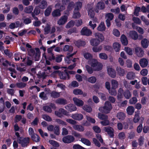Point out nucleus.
<instances>
[{"label":"nucleus","instance_id":"0eeeda50","mask_svg":"<svg viewBox=\"0 0 149 149\" xmlns=\"http://www.w3.org/2000/svg\"><path fill=\"white\" fill-rule=\"evenodd\" d=\"M59 75L61 79H66L67 77L68 79L70 78V76L66 70H65L64 71H58Z\"/></svg>","mask_w":149,"mask_h":149},{"label":"nucleus","instance_id":"1a4fd4ad","mask_svg":"<svg viewBox=\"0 0 149 149\" xmlns=\"http://www.w3.org/2000/svg\"><path fill=\"white\" fill-rule=\"evenodd\" d=\"M68 18V17L67 16L65 15L63 16L58 21L57 24L60 25L64 24L67 22Z\"/></svg>","mask_w":149,"mask_h":149},{"label":"nucleus","instance_id":"72a5a7b5","mask_svg":"<svg viewBox=\"0 0 149 149\" xmlns=\"http://www.w3.org/2000/svg\"><path fill=\"white\" fill-rule=\"evenodd\" d=\"M32 140L34 141L38 142L40 141V138L38 135L37 134H34L31 137Z\"/></svg>","mask_w":149,"mask_h":149},{"label":"nucleus","instance_id":"4be33fe9","mask_svg":"<svg viewBox=\"0 0 149 149\" xmlns=\"http://www.w3.org/2000/svg\"><path fill=\"white\" fill-rule=\"evenodd\" d=\"M105 7L104 3L102 1L99 2L97 4L96 8L98 10H103Z\"/></svg>","mask_w":149,"mask_h":149},{"label":"nucleus","instance_id":"09e8293b","mask_svg":"<svg viewBox=\"0 0 149 149\" xmlns=\"http://www.w3.org/2000/svg\"><path fill=\"white\" fill-rule=\"evenodd\" d=\"M98 118L100 120H103L108 119V116L106 115L101 113H98Z\"/></svg>","mask_w":149,"mask_h":149},{"label":"nucleus","instance_id":"cd10ccee","mask_svg":"<svg viewBox=\"0 0 149 149\" xmlns=\"http://www.w3.org/2000/svg\"><path fill=\"white\" fill-rule=\"evenodd\" d=\"M141 46L144 48H147L148 46V40L146 39H143L141 41Z\"/></svg>","mask_w":149,"mask_h":149},{"label":"nucleus","instance_id":"c756f323","mask_svg":"<svg viewBox=\"0 0 149 149\" xmlns=\"http://www.w3.org/2000/svg\"><path fill=\"white\" fill-rule=\"evenodd\" d=\"M114 50L116 52H119L120 48V45L118 42H115L113 45Z\"/></svg>","mask_w":149,"mask_h":149},{"label":"nucleus","instance_id":"6e6d98bb","mask_svg":"<svg viewBox=\"0 0 149 149\" xmlns=\"http://www.w3.org/2000/svg\"><path fill=\"white\" fill-rule=\"evenodd\" d=\"M144 137L142 136H140L139 138L138 141L139 143V144L140 146H142L144 144Z\"/></svg>","mask_w":149,"mask_h":149},{"label":"nucleus","instance_id":"3c124183","mask_svg":"<svg viewBox=\"0 0 149 149\" xmlns=\"http://www.w3.org/2000/svg\"><path fill=\"white\" fill-rule=\"evenodd\" d=\"M83 108L84 110L88 113H90L92 111L91 107L88 105H84Z\"/></svg>","mask_w":149,"mask_h":149},{"label":"nucleus","instance_id":"4468645a","mask_svg":"<svg viewBox=\"0 0 149 149\" xmlns=\"http://www.w3.org/2000/svg\"><path fill=\"white\" fill-rule=\"evenodd\" d=\"M71 117L74 120L79 121L83 119V116L81 113H75L72 114Z\"/></svg>","mask_w":149,"mask_h":149},{"label":"nucleus","instance_id":"4d7b16f0","mask_svg":"<svg viewBox=\"0 0 149 149\" xmlns=\"http://www.w3.org/2000/svg\"><path fill=\"white\" fill-rule=\"evenodd\" d=\"M95 67V69L94 70L95 71H99L102 69V65L101 63L98 62V64H97L96 67Z\"/></svg>","mask_w":149,"mask_h":149},{"label":"nucleus","instance_id":"39448f33","mask_svg":"<svg viewBox=\"0 0 149 149\" xmlns=\"http://www.w3.org/2000/svg\"><path fill=\"white\" fill-rule=\"evenodd\" d=\"M56 108L55 104L51 103L49 105H45L43 107V109L45 112L51 113L52 112V109H55Z\"/></svg>","mask_w":149,"mask_h":149},{"label":"nucleus","instance_id":"9b49d317","mask_svg":"<svg viewBox=\"0 0 149 149\" xmlns=\"http://www.w3.org/2000/svg\"><path fill=\"white\" fill-rule=\"evenodd\" d=\"M139 64L143 68L147 67L148 64V61L146 58H142L139 60Z\"/></svg>","mask_w":149,"mask_h":149},{"label":"nucleus","instance_id":"69168bd1","mask_svg":"<svg viewBox=\"0 0 149 149\" xmlns=\"http://www.w3.org/2000/svg\"><path fill=\"white\" fill-rule=\"evenodd\" d=\"M93 129L94 132L97 133H99L101 132L100 128L97 126H95L93 127Z\"/></svg>","mask_w":149,"mask_h":149},{"label":"nucleus","instance_id":"7ed1b4c3","mask_svg":"<svg viewBox=\"0 0 149 149\" xmlns=\"http://www.w3.org/2000/svg\"><path fill=\"white\" fill-rule=\"evenodd\" d=\"M54 114L55 115L60 118L62 117L63 116V115L67 116H69L68 112L63 108L59 109L58 111H55Z\"/></svg>","mask_w":149,"mask_h":149},{"label":"nucleus","instance_id":"f3484780","mask_svg":"<svg viewBox=\"0 0 149 149\" xmlns=\"http://www.w3.org/2000/svg\"><path fill=\"white\" fill-rule=\"evenodd\" d=\"M120 41L122 44L124 46H127L128 44L127 38L124 34L121 36Z\"/></svg>","mask_w":149,"mask_h":149},{"label":"nucleus","instance_id":"7c9ffc66","mask_svg":"<svg viewBox=\"0 0 149 149\" xmlns=\"http://www.w3.org/2000/svg\"><path fill=\"white\" fill-rule=\"evenodd\" d=\"M135 77V74L133 72H129L127 75V78L129 80L133 79Z\"/></svg>","mask_w":149,"mask_h":149},{"label":"nucleus","instance_id":"774afa93","mask_svg":"<svg viewBox=\"0 0 149 149\" xmlns=\"http://www.w3.org/2000/svg\"><path fill=\"white\" fill-rule=\"evenodd\" d=\"M73 149H85V148L78 144H74L72 147Z\"/></svg>","mask_w":149,"mask_h":149},{"label":"nucleus","instance_id":"0e129e2a","mask_svg":"<svg viewBox=\"0 0 149 149\" xmlns=\"http://www.w3.org/2000/svg\"><path fill=\"white\" fill-rule=\"evenodd\" d=\"M40 12V8L38 6L36 7L33 10V12L36 15H38Z\"/></svg>","mask_w":149,"mask_h":149},{"label":"nucleus","instance_id":"a19ab883","mask_svg":"<svg viewBox=\"0 0 149 149\" xmlns=\"http://www.w3.org/2000/svg\"><path fill=\"white\" fill-rule=\"evenodd\" d=\"M33 8V7L32 6H29V7H26L25 8L24 12L28 14L32 13Z\"/></svg>","mask_w":149,"mask_h":149},{"label":"nucleus","instance_id":"f704fd0d","mask_svg":"<svg viewBox=\"0 0 149 149\" xmlns=\"http://www.w3.org/2000/svg\"><path fill=\"white\" fill-rule=\"evenodd\" d=\"M51 96L54 98H56L60 97V93L55 91H52L50 93Z\"/></svg>","mask_w":149,"mask_h":149},{"label":"nucleus","instance_id":"a18cd8bd","mask_svg":"<svg viewBox=\"0 0 149 149\" xmlns=\"http://www.w3.org/2000/svg\"><path fill=\"white\" fill-rule=\"evenodd\" d=\"M111 83L113 89H114L117 87L118 84V81L116 80L112 79L111 81Z\"/></svg>","mask_w":149,"mask_h":149},{"label":"nucleus","instance_id":"49530a36","mask_svg":"<svg viewBox=\"0 0 149 149\" xmlns=\"http://www.w3.org/2000/svg\"><path fill=\"white\" fill-rule=\"evenodd\" d=\"M98 62L97 60L94 58L92 59V60L91 61L90 64L91 67H96L97 64H98Z\"/></svg>","mask_w":149,"mask_h":149},{"label":"nucleus","instance_id":"37998d69","mask_svg":"<svg viewBox=\"0 0 149 149\" xmlns=\"http://www.w3.org/2000/svg\"><path fill=\"white\" fill-rule=\"evenodd\" d=\"M117 117L119 120H123L125 119V115L123 112H120L117 113Z\"/></svg>","mask_w":149,"mask_h":149},{"label":"nucleus","instance_id":"9d476101","mask_svg":"<svg viewBox=\"0 0 149 149\" xmlns=\"http://www.w3.org/2000/svg\"><path fill=\"white\" fill-rule=\"evenodd\" d=\"M135 52L136 54L139 57H142L143 55L144 51L140 47H137L135 48Z\"/></svg>","mask_w":149,"mask_h":149},{"label":"nucleus","instance_id":"412c9836","mask_svg":"<svg viewBox=\"0 0 149 149\" xmlns=\"http://www.w3.org/2000/svg\"><path fill=\"white\" fill-rule=\"evenodd\" d=\"M100 40L97 38L93 39L90 41L91 45L94 46H97L100 44Z\"/></svg>","mask_w":149,"mask_h":149},{"label":"nucleus","instance_id":"a211bd4d","mask_svg":"<svg viewBox=\"0 0 149 149\" xmlns=\"http://www.w3.org/2000/svg\"><path fill=\"white\" fill-rule=\"evenodd\" d=\"M56 103L61 105H65L68 103V101L65 99L59 98L55 101Z\"/></svg>","mask_w":149,"mask_h":149},{"label":"nucleus","instance_id":"20e7f679","mask_svg":"<svg viewBox=\"0 0 149 149\" xmlns=\"http://www.w3.org/2000/svg\"><path fill=\"white\" fill-rule=\"evenodd\" d=\"M75 138L72 135H68L64 136L62 138V141L65 143H70L74 141Z\"/></svg>","mask_w":149,"mask_h":149},{"label":"nucleus","instance_id":"603ef678","mask_svg":"<svg viewBox=\"0 0 149 149\" xmlns=\"http://www.w3.org/2000/svg\"><path fill=\"white\" fill-rule=\"evenodd\" d=\"M93 9V8H91L88 10V15L91 18H93L95 15V13Z\"/></svg>","mask_w":149,"mask_h":149},{"label":"nucleus","instance_id":"f257e3e1","mask_svg":"<svg viewBox=\"0 0 149 149\" xmlns=\"http://www.w3.org/2000/svg\"><path fill=\"white\" fill-rule=\"evenodd\" d=\"M112 108L111 103L108 101H107L105 102L104 106L100 107L99 110L101 112L107 114L110 112Z\"/></svg>","mask_w":149,"mask_h":149},{"label":"nucleus","instance_id":"864d4df0","mask_svg":"<svg viewBox=\"0 0 149 149\" xmlns=\"http://www.w3.org/2000/svg\"><path fill=\"white\" fill-rule=\"evenodd\" d=\"M16 85L17 87L19 88H23L25 87L26 85V83H24L23 82H18L16 84Z\"/></svg>","mask_w":149,"mask_h":149},{"label":"nucleus","instance_id":"5701e85b","mask_svg":"<svg viewBox=\"0 0 149 149\" xmlns=\"http://www.w3.org/2000/svg\"><path fill=\"white\" fill-rule=\"evenodd\" d=\"M134 108L132 106H128L127 109V113L128 115H131L133 114L134 111Z\"/></svg>","mask_w":149,"mask_h":149},{"label":"nucleus","instance_id":"ea45409f","mask_svg":"<svg viewBox=\"0 0 149 149\" xmlns=\"http://www.w3.org/2000/svg\"><path fill=\"white\" fill-rule=\"evenodd\" d=\"M47 95V93H45L44 92H42L40 93L39 96L41 99L45 100L48 99Z\"/></svg>","mask_w":149,"mask_h":149},{"label":"nucleus","instance_id":"6ab92c4d","mask_svg":"<svg viewBox=\"0 0 149 149\" xmlns=\"http://www.w3.org/2000/svg\"><path fill=\"white\" fill-rule=\"evenodd\" d=\"M35 50H36V52L34 55V60L35 61H38L40 59V52L39 48H36Z\"/></svg>","mask_w":149,"mask_h":149},{"label":"nucleus","instance_id":"e433bc0d","mask_svg":"<svg viewBox=\"0 0 149 149\" xmlns=\"http://www.w3.org/2000/svg\"><path fill=\"white\" fill-rule=\"evenodd\" d=\"M81 141L84 144L88 146H90L91 144V143L89 140L85 138H81Z\"/></svg>","mask_w":149,"mask_h":149},{"label":"nucleus","instance_id":"c9c22d12","mask_svg":"<svg viewBox=\"0 0 149 149\" xmlns=\"http://www.w3.org/2000/svg\"><path fill=\"white\" fill-rule=\"evenodd\" d=\"M95 36L96 38L100 40V42H102L104 40V38L103 35L99 33H95Z\"/></svg>","mask_w":149,"mask_h":149},{"label":"nucleus","instance_id":"58836bf2","mask_svg":"<svg viewBox=\"0 0 149 149\" xmlns=\"http://www.w3.org/2000/svg\"><path fill=\"white\" fill-rule=\"evenodd\" d=\"M75 6L74 3L73 1L70 2L68 4L67 7V10L69 11H70L73 9Z\"/></svg>","mask_w":149,"mask_h":149},{"label":"nucleus","instance_id":"6e6552de","mask_svg":"<svg viewBox=\"0 0 149 149\" xmlns=\"http://www.w3.org/2000/svg\"><path fill=\"white\" fill-rule=\"evenodd\" d=\"M105 131L108 134L110 138H113L114 135V130L113 128L110 127H105Z\"/></svg>","mask_w":149,"mask_h":149},{"label":"nucleus","instance_id":"680f3d73","mask_svg":"<svg viewBox=\"0 0 149 149\" xmlns=\"http://www.w3.org/2000/svg\"><path fill=\"white\" fill-rule=\"evenodd\" d=\"M76 28L74 27L69 29L67 31V34H68L70 35L72 33H76Z\"/></svg>","mask_w":149,"mask_h":149},{"label":"nucleus","instance_id":"e2e57ef3","mask_svg":"<svg viewBox=\"0 0 149 149\" xmlns=\"http://www.w3.org/2000/svg\"><path fill=\"white\" fill-rule=\"evenodd\" d=\"M99 57L102 59L106 60L108 58V56L105 53H101L99 54Z\"/></svg>","mask_w":149,"mask_h":149},{"label":"nucleus","instance_id":"2f4dec72","mask_svg":"<svg viewBox=\"0 0 149 149\" xmlns=\"http://www.w3.org/2000/svg\"><path fill=\"white\" fill-rule=\"evenodd\" d=\"M123 95L124 97L127 99H129L131 97V94L128 90H125L123 93Z\"/></svg>","mask_w":149,"mask_h":149},{"label":"nucleus","instance_id":"2eb2a0df","mask_svg":"<svg viewBox=\"0 0 149 149\" xmlns=\"http://www.w3.org/2000/svg\"><path fill=\"white\" fill-rule=\"evenodd\" d=\"M129 35L130 37L134 40H136L138 39V35L137 33L135 31H130Z\"/></svg>","mask_w":149,"mask_h":149},{"label":"nucleus","instance_id":"dca6fc26","mask_svg":"<svg viewBox=\"0 0 149 149\" xmlns=\"http://www.w3.org/2000/svg\"><path fill=\"white\" fill-rule=\"evenodd\" d=\"M65 108L70 112L75 111L77 109L76 107L74 104H68L66 106Z\"/></svg>","mask_w":149,"mask_h":149},{"label":"nucleus","instance_id":"c85d7f7f","mask_svg":"<svg viewBox=\"0 0 149 149\" xmlns=\"http://www.w3.org/2000/svg\"><path fill=\"white\" fill-rule=\"evenodd\" d=\"M116 70L120 76H123L124 75L125 71L124 69L121 68L120 67H117Z\"/></svg>","mask_w":149,"mask_h":149},{"label":"nucleus","instance_id":"5fc2aeb1","mask_svg":"<svg viewBox=\"0 0 149 149\" xmlns=\"http://www.w3.org/2000/svg\"><path fill=\"white\" fill-rule=\"evenodd\" d=\"M84 56L85 58L86 59H91L93 58V56L90 53L88 52H86L84 53Z\"/></svg>","mask_w":149,"mask_h":149},{"label":"nucleus","instance_id":"a878e982","mask_svg":"<svg viewBox=\"0 0 149 149\" xmlns=\"http://www.w3.org/2000/svg\"><path fill=\"white\" fill-rule=\"evenodd\" d=\"M73 128L75 130L80 132H83L84 130V127L79 125H76L73 126Z\"/></svg>","mask_w":149,"mask_h":149},{"label":"nucleus","instance_id":"c03bdc74","mask_svg":"<svg viewBox=\"0 0 149 149\" xmlns=\"http://www.w3.org/2000/svg\"><path fill=\"white\" fill-rule=\"evenodd\" d=\"M75 22L73 20H71L65 26L67 29H69L70 27L73 26L75 24Z\"/></svg>","mask_w":149,"mask_h":149},{"label":"nucleus","instance_id":"052dcab7","mask_svg":"<svg viewBox=\"0 0 149 149\" xmlns=\"http://www.w3.org/2000/svg\"><path fill=\"white\" fill-rule=\"evenodd\" d=\"M96 78L94 76H91L88 79V81L92 84L95 83L96 81Z\"/></svg>","mask_w":149,"mask_h":149},{"label":"nucleus","instance_id":"13d9d810","mask_svg":"<svg viewBox=\"0 0 149 149\" xmlns=\"http://www.w3.org/2000/svg\"><path fill=\"white\" fill-rule=\"evenodd\" d=\"M73 93L75 95H81L83 94V92L80 89H76L74 90Z\"/></svg>","mask_w":149,"mask_h":149},{"label":"nucleus","instance_id":"bb28decb","mask_svg":"<svg viewBox=\"0 0 149 149\" xmlns=\"http://www.w3.org/2000/svg\"><path fill=\"white\" fill-rule=\"evenodd\" d=\"M47 6V2L44 0L41 1L39 4L38 7L41 9H43L45 8Z\"/></svg>","mask_w":149,"mask_h":149},{"label":"nucleus","instance_id":"423d86ee","mask_svg":"<svg viewBox=\"0 0 149 149\" xmlns=\"http://www.w3.org/2000/svg\"><path fill=\"white\" fill-rule=\"evenodd\" d=\"M92 33L91 31L88 29L86 26L83 27L81 31V34L82 35L89 36L91 35Z\"/></svg>","mask_w":149,"mask_h":149},{"label":"nucleus","instance_id":"ddd939ff","mask_svg":"<svg viewBox=\"0 0 149 149\" xmlns=\"http://www.w3.org/2000/svg\"><path fill=\"white\" fill-rule=\"evenodd\" d=\"M73 100L75 104L78 107H80L83 106L84 104V102L82 100L76 97L73 98Z\"/></svg>","mask_w":149,"mask_h":149},{"label":"nucleus","instance_id":"bf43d9fd","mask_svg":"<svg viewBox=\"0 0 149 149\" xmlns=\"http://www.w3.org/2000/svg\"><path fill=\"white\" fill-rule=\"evenodd\" d=\"M106 17L107 18V19L111 21L114 17V15L111 13H108L106 15Z\"/></svg>","mask_w":149,"mask_h":149},{"label":"nucleus","instance_id":"aec40b11","mask_svg":"<svg viewBox=\"0 0 149 149\" xmlns=\"http://www.w3.org/2000/svg\"><path fill=\"white\" fill-rule=\"evenodd\" d=\"M140 111L139 110L137 111L135 113V114L133 120L134 122L135 123L138 122L140 120Z\"/></svg>","mask_w":149,"mask_h":149},{"label":"nucleus","instance_id":"79ce46f5","mask_svg":"<svg viewBox=\"0 0 149 149\" xmlns=\"http://www.w3.org/2000/svg\"><path fill=\"white\" fill-rule=\"evenodd\" d=\"M73 50L72 47L68 45H65L63 48V50L64 52L68 51L69 52H72Z\"/></svg>","mask_w":149,"mask_h":149},{"label":"nucleus","instance_id":"473e14b6","mask_svg":"<svg viewBox=\"0 0 149 149\" xmlns=\"http://www.w3.org/2000/svg\"><path fill=\"white\" fill-rule=\"evenodd\" d=\"M80 17L81 14L79 13V10H75L74 9L72 17L74 18L77 19L79 18Z\"/></svg>","mask_w":149,"mask_h":149},{"label":"nucleus","instance_id":"b1692460","mask_svg":"<svg viewBox=\"0 0 149 149\" xmlns=\"http://www.w3.org/2000/svg\"><path fill=\"white\" fill-rule=\"evenodd\" d=\"M52 15L53 17H60L61 15L60 11L59 10V9H55L52 12Z\"/></svg>","mask_w":149,"mask_h":149},{"label":"nucleus","instance_id":"338daca9","mask_svg":"<svg viewBox=\"0 0 149 149\" xmlns=\"http://www.w3.org/2000/svg\"><path fill=\"white\" fill-rule=\"evenodd\" d=\"M54 130V134L57 135H58L60 134V129L59 126H56Z\"/></svg>","mask_w":149,"mask_h":149},{"label":"nucleus","instance_id":"4c0bfd02","mask_svg":"<svg viewBox=\"0 0 149 149\" xmlns=\"http://www.w3.org/2000/svg\"><path fill=\"white\" fill-rule=\"evenodd\" d=\"M52 8L50 6H49L45 10L44 12L45 15L46 17L49 16L51 12Z\"/></svg>","mask_w":149,"mask_h":149},{"label":"nucleus","instance_id":"de8ad7c7","mask_svg":"<svg viewBox=\"0 0 149 149\" xmlns=\"http://www.w3.org/2000/svg\"><path fill=\"white\" fill-rule=\"evenodd\" d=\"M49 143L54 147H58L59 146V144L56 141L49 140Z\"/></svg>","mask_w":149,"mask_h":149},{"label":"nucleus","instance_id":"f03ea898","mask_svg":"<svg viewBox=\"0 0 149 149\" xmlns=\"http://www.w3.org/2000/svg\"><path fill=\"white\" fill-rule=\"evenodd\" d=\"M30 138L29 137H20L19 139V143L20 144L22 147H27L29 145Z\"/></svg>","mask_w":149,"mask_h":149},{"label":"nucleus","instance_id":"393cba45","mask_svg":"<svg viewBox=\"0 0 149 149\" xmlns=\"http://www.w3.org/2000/svg\"><path fill=\"white\" fill-rule=\"evenodd\" d=\"M75 45L78 47L81 46H84L86 45V42L85 41L79 40L77 41L75 43Z\"/></svg>","mask_w":149,"mask_h":149},{"label":"nucleus","instance_id":"f8f14e48","mask_svg":"<svg viewBox=\"0 0 149 149\" xmlns=\"http://www.w3.org/2000/svg\"><path fill=\"white\" fill-rule=\"evenodd\" d=\"M107 72L109 75L112 78H115L116 76V73L115 70L111 68H107Z\"/></svg>","mask_w":149,"mask_h":149},{"label":"nucleus","instance_id":"8fccbe9b","mask_svg":"<svg viewBox=\"0 0 149 149\" xmlns=\"http://www.w3.org/2000/svg\"><path fill=\"white\" fill-rule=\"evenodd\" d=\"M76 6L74 8L75 10H79L82 6V3L80 1L77 2L76 3Z\"/></svg>","mask_w":149,"mask_h":149}]
</instances>
